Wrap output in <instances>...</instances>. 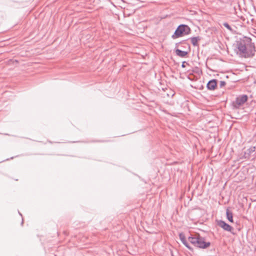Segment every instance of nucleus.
Returning a JSON list of instances; mask_svg holds the SVG:
<instances>
[{
  "label": "nucleus",
  "mask_w": 256,
  "mask_h": 256,
  "mask_svg": "<svg viewBox=\"0 0 256 256\" xmlns=\"http://www.w3.org/2000/svg\"><path fill=\"white\" fill-rule=\"evenodd\" d=\"M236 48L241 57L251 58L254 56L256 50L254 43L250 38L244 36L236 42Z\"/></svg>",
  "instance_id": "f257e3e1"
},
{
  "label": "nucleus",
  "mask_w": 256,
  "mask_h": 256,
  "mask_svg": "<svg viewBox=\"0 0 256 256\" xmlns=\"http://www.w3.org/2000/svg\"><path fill=\"white\" fill-rule=\"evenodd\" d=\"M190 32V28L188 25L181 24L177 27L174 34L172 36V38L174 40L183 36L188 35Z\"/></svg>",
  "instance_id": "f03ea898"
},
{
  "label": "nucleus",
  "mask_w": 256,
  "mask_h": 256,
  "mask_svg": "<svg viewBox=\"0 0 256 256\" xmlns=\"http://www.w3.org/2000/svg\"><path fill=\"white\" fill-rule=\"evenodd\" d=\"M248 100V96L246 94L240 95L237 96L236 100L232 102V106L233 109H238Z\"/></svg>",
  "instance_id": "7ed1b4c3"
},
{
  "label": "nucleus",
  "mask_w": 256,
  "mask_h": 256,
  "mask_svg": "<svg viewBox=\"0 0 256 256\" xmlns=\"http://www.w3.org/2000/svg\"><path fill=\"white\" fill-rule=\"evenodd\" d=\"M195 246L205 249L209 247L210 246V242H206L205 238L202 236H198V238Z\"/></svg>",
  "instance_id": "20e7f679"
},
{
  "label": "nucleus",
  "mask_w": 256,
  "mask_h": 256,
  "mask_svg": "<svg viewBox=\"0 0 256 256\" xmlns=\"http://www.w3.org/2000/svg\"><path fill=\"white\" fill-rule=\"evenodd\" d=\"M218 226L224 229V230L230 232L232 234H234L232 230H233V228L231 226L230 224L226 223L225 222L220 220L218 222Z\"/></svg>",
  "instance_id": "39448f33"
},
{
  "label": "nucleus",
  "mask_w": 256,
  "mask_h": 256,
  "mask_svg": "<svg viewBox=\"0 0 256 256\" xmlns=\"http://www.w3.org/2000/svg\"><path fill=\"white\" fill-rule=\"evenodd\" d=\"M179 237L183 244L188 250L192 251L193 248L190 246L188 243L187 242L186 240L184 235L182 233H180L179 234Z\"/></svg>",
  "instance_id": "423d86ee"
},
{
  "label": "nucleus",
  "mask_w": 256,
  "mask_h": 256,
  "mask_svg": "<svg viewBox=\"0 0 256 256\" xmlns=\"http://www.w3.org/2000/svg\"><path fill=\"white\" fill-rule=\"evenodd\" d=\"M217 86V80L215 79L210 80L206 84V88L209 90H214Z\"/></svg>",
  "instance_id": "0eeeda50"
},
{
  "label": "nucleus",
  "mask_w": 256,
  "mask_h": 256,
  "mask_svg": "<svg viewBox=\"0 0 256 256\" xmlns=\"http://www.w3.org/2000/svg\"><path fill=\"white\" fill-rule=\"evenodd\" d=\"M192 44L194 46H198V42L202 40L200 36H198L195 37H192L190 38Z\"/></svg>",
  "instance_id": "6e6552de"
},
{
  "label": "nucleus",
  "mask_w": 256,
  "mask_h": 256,
  "mask_svg": "<svg viewBox=\"0 0 256 256\" xmlns=\"http://www.w3.org/2000/svg\"><path fill=\"white\" fill-rule=\"evenodd\" d=\"M175 52L177 56L182 58L185 57L188 54V52L183 51L178 48H176Z\"/></svg>",
  "instance_id": "1a4fd4ad"
},
{
  "label": "nucleus",
  "mask_w": 256,
  "mask_h": 256,
  "mask_svg": "<svg viewBox=\"0 0 256 256\" xmlns=\"http://www.w3.org/2000/svg\"><path fill=\"white\" fill-rule=\"evenodd\" d=\"M226 216L227 219L231 222H233V215L232 213L227 208L226 210Z\"/></svg>",
  "instance_id": "9d476101"
},
{
  "label": "nucleus",
  "mask_w": 256,
  "mask_h": 256,
  "mask_svg": "<svg viewBox=\"0 0 256 256\" xmlns=\"http://www.w3.org/2000/svg\"><path fill=\"white\" fill-rule=\"evenodd\" d=\"M198 236L197 237H193V236H189L188 238V240L194 246L197 242L198 239Z\"/></svg>",
  "instance_id": "9b49d317"
},
{
  "label": "nucleus",
  "mask_w": 256,
  "mask_h": 256,
  "mask_svg": "<svg viewBox=\"0 0 256 256\" xmlns=\"http://www.w3.org/2000/svg\"><path fill=\"white\" fill-rule=\"evenodd\" d=\"M223 26L226 28L227 29H228L230 31V32H232V28H231V26L228 24V23L227 22H224L223 24Z\"/></svg>",
  "instance_id": "f8f14e48"
},
{
  "label": "nucleus",
  "mask_w": 256,
  "mask_h": 256,
  "mask_svg": "<svg viewBox=\"0 0 256 256\" xmlns=\"http://www.w3.org/2000/svg\"><path fill=\"white\" fill-rule=\"evenodd\" d=\"M255 149H256V148L254 146L250 147L247 150L248 154H250L251 153H252L255 151Z\"/></svg>",
  "instance_id": "ddd939ff"
},
{
  "label": "nucleus",
  "mask_w": 256,
  "mask_h": 256,
  "mask_svg": "<svg viewBox=\"0 0 256 256\" xmlns=\"http://www.w3.org/2000/svg\"><path fill=\"white\" fill-rule=\"evenodd\" d=\"M186 40H182L179 42H178V43H176L175 46H176V48L178 47V45L180 44H186Z\"/></svg>",
  "instance_id": "4468645a"
},
{
  "label": "nucleus",
  "mask_w": 256,
  "mask_h": 256,
  "mask_svg": "<svg viewBox=\"0 0 256 256\" xmlns=\"http://www.w3.org/2000/svg\"><path fill=\"white\" fill-rule=\"evenodd\" d=\"M226 83L224 81H220V87L222 88L226 85Z\"/></svg>",
  "instance_id": "2eb2a0df"
},
{
  "label": "nucleus",
  "mask_w": 256,
  "mask_h": 256,
  "mask_svg": "<svg viewBox=\"0 0 256 256\" xmlns=\"http://www.w3.org/2000/svg\"><path fill=\"white\" fill-rule=\"evenodd\" d=\"M184 63H185V62H182V68H184L185 67Z\"/></svg>",
  "instance_id": "dca6fc26"
},
{
  "label": "nucleus",
  "mask_w": 256,
  "mask_h": 256,
  "mask_svg": "<svg viewBox=\"0 0 256 256\" xmlns=\"http://www.w3.org/2000/svg\"><path fill=\"white\" fill-rule=\"evenodd\" d=\"M20 215L22 216V214L19 212Z\"/></svg>",
  "instance_id": "f3484780"
}]
</instances>
